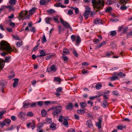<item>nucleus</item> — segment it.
Segmentation results:
<instances>
[{"instance_id": "obj_1", "label": "nucleus", "mask_w": 132, "mask_h": 132, "mask_svg": "<svg viewBox=\"0 0 132 132\" xmlns=\"http://www.w3.org/2000/svg\"><path fill=\"white\" fill-rule=\"evenodd\" d=\"M36 9L35 7H32V9L28 11H22L20 12L19 14L18 18L19 20L23 19H28L30 16L32 14L34 13Z\"/></svg>"}, {"instance_id": "obj_2", "label": "nucleus", "mask_w": 132, "mask_h": 132, "mask_svg": "<svg viewBox=\"0 0 132 132\" xmlns=\"http://www.w3.org/2000/svg\"><path fill=\"white\" fill-rule=\"evenodd\" d=\"M0 48L5 51L9 53H10L12 51L17 52V49L15 47L12 49L8 45L7 43L4 41H2L0 43Z\"/></svg>"}, {"instance_id": "obj_3", "label": "nucleus", "mask_w": 132, "mask_h": 132, "mask_svg": "<svg viewBox=\"0 0 132 132\" xmlns=\"http://www.w3.org/2000/svg\"><path fill=\"white\" fill-rule=\"evenodd\" d=\"M92 3L94 10L96 11L102 9L104 6L103 0H98L97 2L96 0H92Z\"/></svg>"}, {"instance_id": "obj_4", "label": "nucleus", "mask_w": 132, "mask_h": 132, "mask_svg": "<svg viewBox=\"0 0 132 132\" xmlns=\"http://www.w3.org/2000/svg\"><path fill=\"white\" fill-rule=\"evenodd\" d=\"M62 109L61 106H54L51 107L50 109L53 110V114L54 117H57L58 114L61 112Z\"/></svg>"}, {"instance_id": "obj_5", "label": "nucleus", "mask_w": 132, "mask_h": 132, "mask_svg": "<svg viewBox=\"0 0 132 132\" xmlns=\"http://www.w3.org/2000/svg\"><path fill=\"white\" fill-rule=\"evenodd\" d=\"M71 40L73 42H76L77 44H79L81 42V38L79 36H76L74 35H72L71 36Z\"/></svg>"}, {"instance_id": "obj_6", "label": "nucleus", "mask_w": 132, "mask_h": 132, "mask_svg": "<svg viewBox=\"0 0 132 132\" xmlns=\"http://www.w3.org/2000/svg\"><path fill=\"white\" fill-rule=\"evenodd\" d=\"M60 22L62 23L65 27L67 28H69L70 30L72 29L71 27L70 26L68 23L66 21H64L62 18L60 19Z\"/></svg>"}, {"instance_id": "obj_7", "label": "nucleus", "mask_w": 132, "mask_h": 132, "mask_svg": "<svg viewBox=\"0 0 132 132\" xmlns=\"http://www.w3.org/2000/svg\"><path fill=\"white\" fill-rule=\"evenodd\" d=\"M44 103L46 105H48L54 104H56L57 103L56 101H46L44 102Z\"/></svg>"}, {"instance_id": "obj_8", "label": "nucleus", "mask_w": 132, "mask_h": 132, "mask_svg": "<svg viewBox=\"0 0 132 132\" xmlns=\"http://www.w3.org/2000/svg\"><path fill=\"white\" fill-rule=\"evenodd\" d=\"M46 51L44 50H40V54L37 56V57H40L45 55Z\"/></svg>"}, {"instance_id": "obj_9", "label": "nucleus", "mask_w": 132, "mask_h": 132, "mask_svg": "<svg viewBox=\"0 0 132 132\" xmlns=\"http://www.w3.org/2000/svg\"><path fill=\"white\" fill-rule=\"evenodd\" d=\"M86 125L88 126V127L90 128L93 127V125L91 120H88L86 121Z\"/></svg>"}, {"instance_id": "obj_10", "label": "nucleus", "mask_w": 132, "mask_h": 132, "mask_svg": "<svg viewBox=\"0 0 132 132\" xmlns=\"http://www.w3.org/2000/svg\"><path fill=\"white\" fill-rule=\"evenodd\" d=\"M102 121V119L100 118L98 119V122L96 123V126L99 129H100L101 128V123Z\"/></svg>"}, {"instance_id": "obj_11", "label": "nucleus", "mask_w": 132, "mask_h": 132, "mask_svg": "<svg viewBox=\"0 0 132 132\" xmlns=\"http://www.w3.org/2000/svg\"><path fill=\"white\" fill-rule=\"evenodd\" d=\"M73 107L72 103H70L67 105L66 109L70 110H71Z\"/></svg>"}, {"instance_id": "obj_12", "label": "nucleus", "mask_w": 132, "mask_h": 132, "mask_svg": "<svg viewBox=\"0 0 132 132\" xmlns=\"http://www.w3.org/2000/svg\"><path fill=\"white\" fill-rule=\"evenodd\" d=\"M13 80H14V82L13 84V86L14 88H15L18 85L19 79L18 78H14Z\"/></svg>"}, {"instance_id": "obj_13", "label": "nucleus", "mask_w": 132, "mask_h": 132, "mask_svg": "<svg viewBox=\"0 0 132 132\" xmlns=\"http://www.w3.org/2000/svg\"><path fill=\"white\" fill-rule=\"evenodd\" d=\"M90 13V11L89 10L86 11L84 13V16L86 19L88 18L89 14Z\"/></svg>"}, {"instance_id": "obj_14", "label": "nucleus", "mask_w": 132, "mask_h": 132, "mask_svg": "<svg viewBox=\"0 0 132 132\" xmlns=\"http://www.w3.org/2000/svg\"><path fill=\"white\" fill-rule=\"evenodd\" d=\"M69 54V52L67 48H64L63 50V52L62 54L63 55H65Z\"/></svg>"}, {"instance_id": "obj_15", "label": "nucleus", "mask_w": 132, "mask_h": 132, "mask_svg": "<svg viewBox=\"0 0 132 132\" xmlns=\"http://www.w3.org/2000/svg\"><path fill=\"white\" fill-rule=\"evenodd\" d=\"M54 5L55 6L58 7H60L61 8H64L66 6H65L62 5L61 3L59 2V3H57L56 4H54Z\"/></svg>"}, {"instance_id": "obj_16", "label": "nucleus", "mask_w": 132, "mask_h": 132, "mask_svg": "<svg viewBox=\"0 0 132 132\" xmlns=\"http://www.w3.org/2000/svg\"><path fill=\"white\" fill-rule=\"evenodd\" d=\"M5 62L4 60L0 59V69H1L4 66Z\"/></svg>"}, {"instance_id": "obj_17", "label": "nucleus", "mask_w": 132, "mask_h": 132, "mask_svg": "<svg viewBox=\"0 0 132 132\" xmlns=\"http://www.w3.org/2000/svg\"><path fill=\"white\" fill-rule=\"evenodd\" d=\"M56 69H57L55 67V66L54 65H52L51 67L50 68V71H48V72L52 71L55 72L56 71Z\"/></svg>"}, {"instance_id": "obj_18", "label": "nucleus", "mask_w": 132, "mask_h": 132, "mask_svg": "<svg viewBox=\"0 0 132 132\" xmlns=\"http://www.w3.org/2000/svg\"><path fill=\"white\" fill-rule=\"evenodd\" d=\"M56 125L54 123H52L50 126V128L52 130L56 129Z\"/></svg>"}, {"instance_id": "obj_19", "label": "nucleus", "mask_w": 132, "mask_h": 132, "mask_svg": "<svg viewBox=\"0 0 132 132\" xmlns=\"http://www.w3.org/2000/svg\"><path fill=\"white\" fill-rule=\"evenodd\" d=\"M94 23L96 24H102V20L99 19H96L94 20Z\"/></svg>"}, {"instance_id": "obj_20", "label": "nucleus", "mask_w": 132, "mask_h": 132, "mask_svg": "<svg viewBox=\"0 0 132 132\" xmlns=\"http://www.w3.org/2000/svg\"><path fill=\"white\" fill-rule=\"evenodd\" d=\"M101 105L103 108H106V106L108 105L107 101H104L103 104H102Z\"/></svg>"}, {"instance_id": "obj_21", "label": "nucleus", "mask_w": 132, "mask_h": 132, "mask_svg": "<svg viewBox=\"0 0 132 132\" xmlns=\"http://www.w3.org/2000/svg\"><path fill=\"white\" fill-rule=\"evenodd\" d=\"M106 44V42L105 41H103L100 44H98L97 45V47L99 48L102 46L105 45Z\"/></svg>"}, {"instance_id": "obj_22", "label": "nucleus", "mask_w": 132, "mask_h": 132, "mask_svg": "<svg viewBox=\"0 0 132 132\" xmlns=\"http://www.w3.org/2000/svg\"><path fill=\"white\" fill-rule=\"evenodd\" d=\"M25 114L24 112H20L18 114L19 117L21 119L23 118Z\"/></svg>"}, {"instance_id": "obj_23", "label": "nucleus", "mask_w": 132, "mask_h": 132, "mask_svg": "<svg viewBox=\"0 0 132 132\" xmlns=\"http://www.w3.org/2000/svg\"><path fill=\"white\" fill-rule=\"evenodd\" d=\"M63 125L66 127H68L69 126L67 120L66 118H65L64 120L63 123Z\"/></svg>"}, {"instance_id": "obj_24", "label": "nucleus", "mask_w": 132, "mask_h": 132, "mask_svg": "<svg viewBox=\"0 0 132 132\" xmlns=\"http://www.w3.org/2000/svg\"><path fill=\"white\" fill-rule=\"evenodd\" d=\"M55 81L58 82L60 84L61 82V79L58 77H54V81Z\"/></svg>"}, {"instance_id": "obj_25", "label": "nucleus", "mask_w": 132, "mask_h": 132, "mask_svg": "<svg viewBox=\"0 0 132 132\" xmlns=\"http://www.w3.org/2000/svg\"><path fill=\"white\" fill-rule=\"evenodd\" d=\"M52 20V18H51L46 17L45 18V21L47 23L49 24Z\"/></svg>"}, {"instance_id": "obj_26", "label": "nucleus", "mask_w": 132, "mask_h": 132, "mask_svg": "<svg viewBox=\"0 0 132 132\" xmlns=\"http://www.w3.org/2000/svg\"><path fill=\"white\" fill-rule=\"evenodd\" d=\"M30 104L28 103L27 101H25L23 102V106L24 108H28V106L30 105Z\"/></svg>"}, {"instance_id": "obj_27", "label": "nucleus", "mask_w": 132, "mask_h": 132, "mask_svg": "<svg viewBox=\"0 0 132 132\" xmlns=\"http://www.w3.org/2000/svg\"><path fill=\"white\" fill-rule=\"evenodd\" d=\"M41 113L42 116L43 117L46 116L47 113L46 111L44 109L42 110Z\"/></svg>"}, {"instance_id": "obj_28", "label": "nucleus", "mask_w": 132, "mask_h": 132, "mask_svg": "<svg viewBox=\"0 0 132 132\" xmlns=\"http://www.w3.org/2000/svg\"><path fill=\"white\" fill-rule=\"evenodd\" d=\"M59 33L60 34L62 31L64 30V28H62L61 27L60 25L58 26Z\"/></svg>"}, {"instance_id": "obj_29", "label": "nucleus", "mask_w": 132, "mask_h": 132, "mask_svg": "<svg viewBox=\"0 0 132 132\" xmlns=\"http://www.w3.org/2000/svg\"><path fill=\"white\" fill-rule=\"evenodd\" d=\"M81 107V108H84L86 106L87 104L86 102H80Z\"/></svg>"}, {"instance_id": "obj_30", "label": "nucleus", "mask_w": 132, "mask_h": 132, "mask_svg": "<svg viewBox=\"0 0 132 132\" xmlns=\"http://www.w3.org/2000/svg\"><path fill=\"white\" fill-rule=\"evenodd\" d=\"M102 86L101 84L100 83H98L96 85L95 87L97 90H98L100 89Z\"/></svg>"}, {"instance_id": "obj_31", "label": "nucleus", "mask_w": 132, "mask_h": 132, "mask_svg": "<svg viewBox=\"0 0 132 132\" xmlns=\"http://www.w3.org/2000/svg\"><path fill=\"white\" fill-rule=\"evenodd\" d=\"M4 121L5 122V125L7 124L8 125H9L10 124L11 122V120L9 119H6Z\"/></svg>"}, {"instance_id": "obj_32", "label": "nucleus", "mask_w": 132, "mask_h": 132, "mask_svg": "<svg viewBox=\"0 0 132 132\" xmlns=\"http://www.w3.org/2000/svg\"><path fill=\"white\" fill-rule=\"evenodd\" d=\"M65 118L64 117H63L62 116H61L59 117V120H58L60 122H62L63 121V120H64V119H65Z\"/></svg>"}, {"instance_id": "obj_33", "label": "nucleus", "mask_w": 132, "mask_h": 132, "mask_svg": "<svg viewBox=\"0 0 132 132\" xmlns=\"http://www.w3.org/2000/svg\"><path fill=\"white\" fill-rule=\"evenodd\" d=\"M15 0H10L9 1V3L11 5H14L16 3Z\"/></svg>"}, {"instance_id": "obj_34", "label": "nucleus", "mask_w": 132, "mask_h": 132, "mask_svg": "<svg viewBox=\"0 0 132 132\" xmlns=\"http://www.w3.org/2000/svg\"><path fill=\"white\" fill-rule=\"evenodd\" d=\"M6 82L4 80H0V85H2L3 86L6 84Z\"/></svg>"}, {"instance_id": "obj_35", "label": "nucleus", "mask_w": 132, "mask_h": 132, "mask_svg": "<svg viewBox=\"0 0 132 132\" xmlns=\"http://www.w3.org/2000/svg\"><path fill=\"white\" fill-rule=\"evenodd\" d=\"M118 79V77L117 76H115L110 77V79L112 81H114Z\"/></svg>"}, {"instance_id": "obj_36", "label": "nucleus", "mask_w": 132, "mask_h": 132, "mask_svg": "<svg viewBox=\"0 0 132 132\" xmlns=\"http://www.w3.org/2000/svg\"><path fill=\"white\" fill-rule=\"evenodd\" d=\"M110 33V35L112 36H115L117 34V32L115 30L111 31Z\"/></svg>"}, {"instance_id": "obj_37", "label": "nucleus", "mask_w": 132, "mask_h": 132, "mask_svg": "<svg viewBox=\"0 0 132 132\" xmlns=\"http://www.w3.org/2000/svg\"><path fill=\"white\" fill-rule=\"evenodd\" d=\"M39 3L41 5H43L46 3V1L45 0H40Z\"/></svg>"}, {"instance_id": "obj_38", "label": "nucleus", "mask_w": 132, "mask_h": 132, "mask_svg": "<svg viewBox=\"0 0 132 132\" xmlns=\"http://www.w3.org/2000/svg\"><path fill=\"white\" fill-rule=\"evenodd\" d=\"M72 53L74 54L75 56L76 57H78V54L77 52V51L75 50H73L72 51Z\"/></svg>"}, {"instance_id": "obj_39", "label": "nucleus", "mask_w": 132, "mask_h": 132, "mask_svg": "<svg viewBox=\"0 0 132 132\" xmlns=\"http://www.w3.org/2000/svg\"><path fill=\"white\" fill-rule=\"evenodd\" d=\"M47 12L48 13H54L55 12V11L54 10L51 9L48 10L47 11Z\"/></svg>"}, {"instance_id": "obj_40", "label": "nucleus", "mask_w": 132, "mask_h": 132, "mask_svg": "<svg viewBox=\"0 0 132 132\" xmlns=\"http://www.w3.org/2000/svg\"><path fill=\"white\" fill-rule=\"evenodd\" d=\"M117 74L118 76H121V77H123L125 76V75L122 72H118Z\"/></svg>"}, {"instance_id": "obj_41", "label": "nucleus", "mask_w": 132, "mask_h": 132, "mask_svg": "<svg viewBox=\"0 0 132 132\" xmlns=\"http://www.w3.org/2000/svg\"><path fill=\"white\" fill-rule=\"evenodd\" d=\"M52 121V119L47 118L46 119V123L47 124L50 123Z\"/></svg>"}, {"instance_id": "obj_42", "label": "nucleus", "mask_w": 132, "mask_h": 132, "mask_svg": "<svg viewBox=\"0 0 132 132\" xmlns=\"http://www.w3.org/2000/svg\"><path fill=\"white\" fill-rule=\"evenodd\" d=\"M36 83L37 81L35 80H33L31 81L32 85L34 87L35 86Z\"/></svg>"}, {"instance_id": "obj_43", "label": "nucleus", "mask_w": 132, "mask_h": 132, "mask_svg": "<svg viewBox=\"0 0 132 132\" xmlns=\"http://www.w3.org/2000/svg\"><path fill=\"white\" fill-rule=\"evenodd\" d=\"M112 53L113 54V53L111 51L110 52H107L106 53V55L105 56H104V57H109L111 55V54Z\"/></svg>"}, {"instance_id": "obj_44", "label": "nucleus", "mask_w": 132, "mask_h": 132, "mask_svg": "<svg viewBox=\"0 0 132 132\" xmlns=\"http://www.w3.org/2000/svg\"><path fill=\"white\" fill-rule=\"evenodd\" d=\"M72 8H73V9H74L75 10L76 14H77L79 13V10L78 8H77V7H75V8L72 7Z\"/></svg>"}, {"instance_id": "obj_45", "label": "nucleus", "mask_w": 132, "mask_h": 132, "mask_svg": "<svg viewBox=\"0 0 132 132\" xmlns=\"http://www.w3.org/2000/svg\"><path fill=\"white\" fill-rule=\"evenodd\" d=\"M6 112L5 111L2 110L0 112V118L1 119L2 117V115Z\"/></svg>"}, {"instance_id": "obj_46", "label": "nucleus", "mask_w": 132, "mask_h": 132, "mask_svg": "<svg viewBox=\"0 0 132 132\" xmlns=\"http://www.w3.org/2000/svg\"><path fill=\"white\" fill-rule=\"evenodd\" d=\"M5 125V122L4 121L3 122H0V127L3 128Z\"/></svg>"}, {"instance_id": "obj_47", "label": "nucleus", "mask_w": 132, "mask_h": 132, "mask_svg": "<svg viewBox=\"0 0 132 132\" xmlns=\"http://www.w3.org/2000/svg\"><path fill=\"white\" fill-rule=\"evenodd\" d=\"M47 40L45 35H43V38L42 39V42L44 43L46 42Z\"/></svg>"}, {"instance_id": "obj_48", "label": "nucleus", "mask_w": 132, "mask_h": 132, "mask_svg": "<svg viewBox=\"0 0 132 132\" xmlns=\"http://www.w3.org/2000/svg\"><path fill=\"white\" fill-rule=\"evenodd\" d=\"M15 128V127L11 126L10 127L7 129V130H12Z\"/></svg>"}, {"instance_id": "obj_49", "label": "nucleus", "mask_w": 132, "mask_h": 132, "mask_svg": "<svg viewBox=\"0 0 132 132\" xmlns=\"http://www.w3.org/2000/svg\"><path fill=\"white\" fill-rule=\"evenodd\" d=\"M112 10V8L110 7H109L106 9L105 10V12H109L111 11Z\"/></svg>"}, {"instance_id": "obj_50", "label": "nucleus", "mask_w": 132, "mask_h": 132, "mask_svg": "<svg viewBox=\"0 0 132 132\" xmlns=\"http://www.w3.org/2000/svg\"><path fill=\"white\" fill-rule=\"evenodd\" d=\"M77 113L79 114H81L83 113H84L85 112L83 110H78L77 111Z\"/></svg>"}, {"instance_id": "obj_51", "label": "nucleus", "mask_w": 132, "mask_h": 132, "mask_svg": "<svg viewBox=\"0 0 132 132\" xmlns=\"http://www.w3.org/2000/svg\"><path fill=\"white\" fill-rule=\"evenodd\" d=\"M43 125L44 124L43 123H39L37 127V128H38V129L39 130H40V129L43 127Z\"/></svg>"}, {"instance_id": "obj_52", "label": "nucleus", "mask_w": 132, "mask_h": 132, "mask_svg": "<svg viewBox=\"0 0 132 132\" xmlns=\"http://www.w3.org/2000/svg\"><path fill=\"white\" fill-rule=\"evenodd\" d=\"M12 75H10L9 77V79H10L14 78L15 76V75L13 71H12Z\"/></svg>"}, {"instance_id": "obj_53", "label": "nucleus", "mask_w": 132, "mask_h": 132, "mask_svg": "<svg viewBox=\"0 0 132 132\" xmlns=\"http://www.w3.org/2000/svg\"><path fill=\"white\" fill-rule=\"evenodd\" d=\"M112 94L116 96H118L119 95L118 92L116 90L113 92Z\"/></svg>"}, {"instance_id": "obj_54", "label": "nucleus", "mask_w": 132, "mask_h": 132, "mask_svg": "<svg viewBox=\"0 0 132 132\" xmlns=\"http://www.w3.org/2000/svg\"><path fill=\"white\" fill-rule=\"evenodd\" d=\"M16 47H20V46L22 45V43L21 41L20 42V43L19 42H17L16 44Z\"/></svg>"}, {"instance_id": "obj_55", "label": "nucleus", "mask_w": 132, "mask_h": 132, "mask_svg": "<svg viewBox=\"0 0 132 132\" xmlns=\"http://www.w3.org/2000/svg\"><path fill=\"white\" fill-rule=\"evenodd\" d=\"M27 116H28L32 117L33 116V114L32 112H28Z\"/></svg>"}, {"instance_id": "obj_56", "label": "nucleus", "mask_w": 132, "mask_h": 132, "mask_svg": "<svg viewBox=\"0 0 132 132\" xmlns=\"http://www.w3.org/2000/svg\"><path fill=\"white\" fill-rule=\"evenodd\" d=\"M11 57H6L5 59V62H7L9 61L10 60Z\"/></svg>"}, {"instance_id": "obj_57", "label": "nucleus", "mask_w": 132, "mask_h": 132, "mask_svg": "<svg viewBox=\"0 0 132 132\" xmlns=\"http://www.w3.org/2000/svg\"><path fill=\"white\" fill-rule=\"evenodd\" d=\"M124 128L122 125H119L118 126L117 129L118 130H122Z\"/></svg>"}, {"instance_id": "obj_58", "label": "nucleus", "mask_w": 132, "mask_h": 132, "mask_svg": "<svg viewBox=\"0 0 132 132\" xmlns=\"http://www.w3.org/2000/svg\"><path fill=\"white\" fill-rule=\"evenodd\" d=\"M63 60L64 61L67 62L68 61V58L67 56H63L62 57Z\"/></svg>"}, {"instance_id": "obj_59", "label": "nucleus", "mask_w": 132, "mask_h": 132, "mask_svg": "<svg viewBox=\"0 0 132 132\" xmlns=\"http://www.w3.org/2000/svg\"><path fill=\"white\" fill-rule=\"evenodd\" d=\"M128 27L124 28L122 29V33H125L128 31Z\"/></svg>"}, {"instance_id": "obj_60", "label": "nucleus", "mask_w": 132, "mask_h": 132, "mask_svg": "<svg viewBox=\"0 0 132 132\" xmlns=\"http://www.w3.org/2000/svg\"><path fill=\"white\" fill-rule=\"evenodd\" d=\"M81 72L83 74L88 72V71L87 70L85 69H83L81 71Z\"/></svg>"}, {"instance_id": "obj_61", "label": "nucleus", "mask_w": 132, "mask_h": 132, "mask_svg": "<svg viewBox=\"0 0 132 132\" xmlns=\"http://www.w3.org/2000/svg\"><path fill=\"white\" fill-rule=\"evenodd\" d=\"M38 105L41 107L43 105V102L42 101H39L38 102Z\"/></svg>"}, {"instance_id": "obj_62", "label": "nucleus", "mask_w": 132, "mask_h": 132, "mask_svg": "<svg viewBox=\"0 0 132 132\" xmlns=\"http://www.w3.org/2000/svg\"><path fill=\"white\" fill-rule=\"evenodd\" d=\"M62 89L61 87H59L57 89L56 91L58 92H61L62 91Z\"/></svg>"}, {"instance_id": "obj_63", "label": "nucleus", "mask_w": 132, "mask_h": 132, "mask_svg": "<svg viewBox=\"0 0 132 132\" xmlns=\"http://www.w3.org/2000/svg\"><path fill=\"white\" fill-rule=\"evenodd\" d=\"M123 28V26H121L119 27L118 28V30L120 32L122 30V29Z\"/></svg>"}, {"instance_id": "obj_64", "label": "nucleus", "mask_w": 132, "mask_h": 132, "mask_svg": "<svg viewBox=\"0 0 132 132\" xmlns=\"http://www.w3.org/2000/svg\"><path fill=\"white\" fill-rule=\"evenodd\" d=\"M68 132H75V129L71 128L68 130Z\"/></svg>"}]
</instances>
